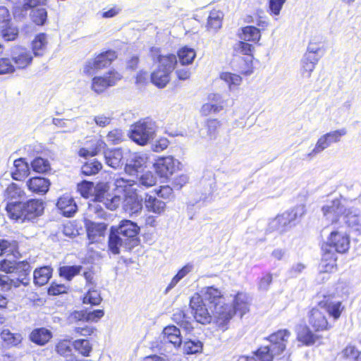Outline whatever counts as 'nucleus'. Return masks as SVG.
<instances>
[{
    "instance_id": "nucleus-60",
    "label": "nucleus",
    "mask_w": 361,
    "mask_h": 361,
    "mask_svg": "<svg viewBox=\"0 0 361 361\" xmlns=\"http://www.w3.org/2000/svg\"><path fill=\"white\" fill-rule=\"evenodd\" d=\"M71 345L69 340H60L55 345V351L63 357H67L71 354Z\"/></svg>"
},
{
    "instance_id": "nucleus-25",
    "label": "nucleus",
    "mask_w": 361,
    "mask_h": 361,
    "mask_svg": "<svg viewBox=\"0 0 361 361\" xmlns=\"http://www.w3.org/2000/svg\"><path fill=\"white\" fill-rule=\"evenodd\" d=\"M86 144L87 147H81L78 150V154L81 157H94L106 147V143L100 139L90 140Z\"/></svg>"
},
{
    "instance_id": "nucleus-56",
    "label": "nucleus",
    "mask_w": 361,
    "mask_h": 361,
    "mask_svg": "<svg viewBox=\"0 0 361 361\" xmlns=\"http://www.w3.org/2000/svg\"><path fill=\"white\" fill-rule=\"evenodd\" d=\"M203 345L200 341L187 340L183 344V353L186 355H192L201 353Z\"/></svg>"
},
{
    "instance_id": "nucleus-1",
    "label": "nucleus",
    "mask_w": 361,
    "mask_h": 361,
    "mask_svg": "<svg viewBox=\"0 0 361 361\" xmlns=\"http://www.w3.org/2000/svg\"><path fill=\"white\" fill-rule=\"evenodd\" d=\"M7 201L5 211L8 218L15 223L24 224L34 222L43 215L45 209L44 202L39 198L20 200L25 197V191L16 183H10L4 192Z\"/></svg>"
},
{
    "instance_id": "nucleus-2",
    "label": "nucleus",
    "mask_w": 361,
    "mask_h": 361,
    "mask_svg": "<svg viewBox=\"0 0 361 361\" xmlns=\"http://www.w3.org/2000/svg\"><path fill=\"white\" fill-rule=\"evenodd\" d=\"M149 53L152 60L159 64L149 74L150 82L159 89H163L169 84L171 75L176 68L178 61L176 54H161L160 48L152 47Z\"/></svg>"
},
{
    "instance_id": "nucleus-27",
    "label": "nucleus",
    "mask_w": 361,
    "mask_h": 361,
    "mask_svg": "<svg viewBox=\"0 0 361 361\" xmlns=\"http://www.w3.org/2000/svg\"><path fill=\"white\" fill-rule=\"evenodd\" d=\"M56 206L63 215L67 217L72 216L77 211V205L73 198L68 195L61 196Z\"/></svg>"
},
{
    "instance_id": "nucleus-54",
    "label": "nucleus",
    "mask_w": 361,
    "mask_h": 361,
    "mask_svg": "<svg viewBox=\"0 0 361 361\" xmlns=\"http://www.w3.org/2000/svg\"><path fill=\"white\" fill-rule=\"evenodd\" d=\"M1 35L5 41H13L18 37L19 30L10 23L6 25L1 26Z\"/></svg>"
},
{
    "instance_id": "nucleus-46",
    "label": "nucleus",
    "mask_w": 361,
    "mask_h": 361,
    "mask_svg": "<svg viewBox=\"0 0 361 361\" xmlns=\"http://www.w3.org/2000/svg\"><path fill=\"white\" fill-rule=\"evenodd\" d=\"M82 267L80 265L61 266L59 268V276L66 281H71L75 276L78 275Z\"/></svg>"
},
{
    "instance_id": "nucleus-8",
    "label": "nucleus",
    "mask_w": 361,
    "mask_h": 361,
    "mask_svg": "<svg viewBox=\"0 0 361 361\" xmlns=\"http://www.w3.org/2000/svg\"><path fill=\"white\" fill-rule=\"evenodd\" d=\"M123 75L116 69H110L104 74L94 76L91 80V90L97 94L105 92L121 80Z\"/></svg>"
},
{
    "instance_id": "nucleus-16",
    "label": "nucleus",
    "mask_w": 361,
    "mask_h": 361,
    "mask_svg": "<svg viewBox=\"0 0 361 361\" xmlns=\"http://www.w3.org/2000/svg\"><path fill=\"white\" fill-rule=\"evenodd\" d=\"M202 297L212 310L219 307L221 305L226 303L224 293L214 286L205 287L202 291Z\"/></svg>"
},
{
    "instance_id": "nucleus-62",
    "label": "nucleus",
    "mask_w": 361,
    "mask_h": 361,
    "mask_svg": "<svg viewBox=\"0 0 361 361\" xmlns=\"http://www.w3.org/2000/svg\"><path fill=\"white\" fill-rule=\"evenodd\" d=\"M192 266L186 264L178 271L176 274L172 278L170 283L169 284L168 289L174 287L180 280L184 278L192 270Z\"/></svg>"
},
{
    "instance_id": "nucleus-47",
    "label": "nucleus",
    "mask_w": 361,
    "mask_h": 361,
    "mask_svg": "<svg viewBox=\"0 0 361 361\" xmlns=\"http://www.w3.org/2000/svg\"><path fill=\"white\" fill-rule=\"evenodd\" d=\"M33 171L38 173H46L51 171V167L49 161L41 157H35L30 163Z\"/></svg>"
},
{
    "instance_id": "nucleus-49",
    "label": "nucleus",
    "mask_w": 361,
    "mask_h": 361,
    "mask_svg": "<svg viewBox=\"0 0 361 361\" xmlns=\"http://www.w3.org/2000/svg\"><path fill=\"white\" fill-rule=\"evenodd\" d=\"M122 241L123 240L120 238L118 233L115 231L114 226H111L108 240L109 250L114 255L118 254Z\"/></svg>"
},
{
    "instance_id": "nucleus-19",
    "label": "nucleus",
    "mask_w": 361,
    "mask_h": 361,
    "mask_svg": "<svg viewBox=\"0 0 361 361\" xmlns=\"http://www.w3.org/2000/svg\"><path fill=\"white\" fill-rule=\"evenodd\" d=\"M317 333L312 330L308 325L300 324L296 327V340L302 345L311 346L322 338Z\"/></svg>"
},
{
    "instance_id": "nucleus-6",
    "label": "nucleus",
    "mask_w": 361,
    "mask_h": 361,
    "mask_svg": "<svg viewBox=\"0 0 361 361\" xmlns=\"http://www.w3.org/2000/svg\"><path fill=\"white\" fill-rule=\"evenodd\" d=\"M350 243V233L341 228H336L329 233L323 245L327 246L338 254L344 255L349 252Z\"/></svg>"
},
{
    "instance_id": "nucleus-43",
    "label": "nucleus",
    "mask_w": 361,
    "mask_h": 361,
    "mask_svg": "<svg viewBox=\"0 0 361 361\" xmlns=\"http://www.w3.org/2000/svg\"><path fill=\"white\" fill-rule=\"evenodd\" d=\"M4 253H8V255H11L15 257H19L20 254L18 241L0 239V256Z\"/></svg>"
},
{
    "instance_id": "nucleus-50",
    "label": "nucleus",
    "mask_w": 361,
    "mask_h": 361,
    "mask_svg": "<svg viewBox=\"0 0 361 361\" xmlns=\"http://www.w3.org/2000/svg\"><path fill=\"white\" fill-rule=\"evenodd\" d=\"M4 343L8 346H16L21 341V335L18 333H12L9 329H4L0 334Z\"/></svg>"
},
{
    "instance_id": "nucleus-33",
    "label": "nucleus",
    "mask_w": 361,
    "mask_h": 361,
    "mask_svg": "<svg viewBox=\"0 0 361 361\" xmlns=\"http://www.w3.org/2000/svg\"><path fill=\"white\" fill-rule=\"evenodd\" d=\"M222 123L217 118H207L204 123V128L206 130V134L209 140H216L221 130Z\"/></svg>"
},
{
    "instance_id": "nucleus-61",
    "label": "nucleus",
    "mask_w": 361,
    "mask_h": 361,
    "mask_svg": "<svg viewBox=\"0 0 361 361\" xmlns=\"http://www.w3.org/2000/svg\"><path fill=\"white\" fill-rule=\"evenodd\" d=\"M77 189L82 197L87 199L92 195L94 183L90 181L83 180L78 184Z\"/></svg>"
},
{
    "instance_id": "nucleus-3",
    "label": "nucleus",
    "mask_w": 361,
    "mask_h": 361,
    "mask_svg": "<svg viewBox=\"0 0 361 361\" xmlns=\"http://www.w3.org/2000/svg\"><path fill=\"white\" fill-rule=\"evenodd\" d=\"M137 186L135 180L119 177L114 180L115 193L122 197L126 210L133 214L142 209L143 200L138 194Z\"/></svg>"
},
{
    "instance_id": "nucleus-9",
    "label": "nucleus",
    "mask_w": 361,
    "mask_h": 361,
    "mask_svg": "<svg viewBox=\"0 0 361 361\" xmlns=\"http://www.w3.org/2000/svg\"><path fill=\"white\" fill-rule=\"evenodd\" d=\"M189 307L194 319L201 324H208L212 321V314L209 312L204 299L199 293H194L190 298Z\"/></svg>"
},
{
    "instance_id": "nucleus-20",
    "label": "nucleus",
    "mask_w": 361,
    "mask_h": 361,
    "mask_svg": "<svg viewBox=\"0 0 361 361\" xmlns=\"http://www.w3.org/2000/svg\"><path fill=\"white\" fill-rule=\"evenodd\" d=\"M115 231L123 237L125 241L133 240L137 237L140 228L130 220H122L118 226H114Z\"/></svg>"
},
{
    "instance_id": "nucleus-15",
    "label": "nucleus",
    "mask_w": 361,
    "mask_h": 361,
    "mask_svg": "<svg viewBox=\"0 0 361 361\" xmlns=\"http://www.w3.org/2000/svg\"><path fill=\"white\" fill-rule=\"evenodd\" d=\"M291 333L289 330L279 329L272 334H271L267 340L270 342V347L274 353L281 355L283 353L288 342Z\"/></svg>"
},
{
    "instance_id": "nucleus-24",
    "label": "nucleus",
    "mask_w": 361,
    "mask_h": 361,
    "mask_svg": "<svg viewBox=\"0 0 361 361\" xmlns=\"http://www.w3.org/2000/svg\"><path fill=\"white\" fill-rule=\"evenodd\" d=\"M30 168L24 158H18L13 161V168L11 173V178L18 181H23L30 175Z\"/></svg>"
},
{
    "instance_id": "nucleus-35",
    "label": "nucleus",
    "mask_w": 361,
    "mask_h": 361,
    "mask_svg": "<svg viewBox=\"0 0 361 361\" xmlns=\"http://www.w3.org/2000/svg\"><path fill=\"white\" fill-rule=\"evenodd\" d=\"M177 61L183 66L190 65L196 57V51L194 49L188 46H183L177 51Z\"/></svg>"
},
{
    "instance_id": "nucleus-31",
    "label": "nucleus",
    "mask_w": 361,
    "mask_h": 361,
    "mask_svg": "<svg viewBox=\"0 0 361 361\" xmlns=\"http://www.w3.org/2000/svg\"><path fill=\"white\" fill-rule=\"evenodd\" d=\"M144 203L148 212H153L157 214L163 213L166 208V202L158 200L154 196L148 193L145 194Z\"/></svg>"
},
{
    "instance_id": "nucleus-39",
    "label": "nucleus",
    "mask_w": 361,
    "mask_h": 361,
    "mask_svg": "<svg viewBox=\"0 0 361 361\" xmlns=\"http://www.w3.org/2000/svg\"><path fill=\"white\" fill-rule=\"evenodd\" d=\"M145 164V161L142 157L135 155L129 163L125 164L124 171L129 176H136L143 170Z\"/></svg>"
},
{
    "instance_id": "nucleus-32",
    "label": "nucleus",
    "mask_w": 361,
    "mask_h": 361,
    "mask_svg": "<svg viewBox=\"0 0 361 361\" xmlns=\"http://www.w3.org/2000/svg\"><path fill=\"white\" fill-rule=\"evenodd\" d=\"M171 319L187 332H191L194 329L190 317L187 315L185 310L183 309H176L172 314Z\"/></svg>"
},
{
    "instance_id": "nucleus-21",
    "label": "nucleus",
    "mask_w": 361,
    "mask_h": 361,
    "mask_svg": "<svg viewBox=\"0 0 361 361\" xmlns=\"http://www.w3.org/2000/svg\"><path fill=\"white\" fill-rule=\"evenodd\" d=\"M250 300L247 294L243 292H237L233 296L231 307L234 314L243 317L250 312Z\"/></svg>"
},
{
    "instance_id": "nucleus-12",
    "label": "nucleus",
    "mask_w": 361,
    "mask_h": 361,
    "mask_svg": "<svg viewBox=\"0 0 361 361\" xmlns=\"http://www.w3.org/2000/svg\"><path fill=\"white\" fill-rule=\"evenodd\" d=\"M317 306L320 309L324 310L334 321L339 319L345 310L343 302L340 300H336L335 295L333 293L324 295L322 300L317 302Z\"/></svg>"
},
{
    "instance_id": "nucleus-38",
    "label": "nucleus",
    "mask_w": 361,
    "mask_h": 361,
    "mask_svg": "<svg viewBox=\"0 0 361 361\" xmlns=\"http://www.w3.org/2000/svg\"><path fill=\"white\" fill-rule=\"evenodd\" d=\"M52 275V269L49 266H44L36 269L33 273V280L35 285L44 286L48 283Z\"/></svg>"
},
{
    "instance_id": "nucleus-52",
    "label": "nucleus",
    "mask_w": 361,
    "mask_h": 361,
    "mask_svg": "<svg viewBox=\"0 0 361 361\" xmlns=\"http://www.w3.org/2000/svg\"><path fill=\"white\" fill-rule=\"evenodd\" d=\"M102 169V163L96 159L86 161L81 167L82 172L85 176L95 175L98 173Z\"/></svg>"
},
{
    "instance_id": "nucleus-63",
    "label": "nucleus",
    "mask_w": 361,
    "mask_h": 361,
    "mask_svg": "<svg viewBox=\"0 0 361 361\" xmlns=\"http://www.w3.org/2000/svg\"><path fill=\"white\" fill-rule=\"evenodd\" d=\"M154 192L164 200L169 201L173 197V188L168 185H161L159 188L154 189Z\"/></svg>"
},
{
    "instance_id": "nucleus-18",
    "label": "nucleus",
    "mask_w": 361,
    "mask_h": 361,
    "mask_svg": "<svg viewBox=\"0 0 361 361\" xmlns=\"http://www.w3.org/2000/svg\"><path fill=\"white\" fill-rule=\"evenodd\" d=\"M336 251L329 249L327 246H321V262L320 265L322 272L331 273L338 269V256Z\"/></svg>"
},
{
    "instance_id": "nucleus-34",
    "label": "nucleus",
    "mask_w": 361,
    "mask_h": 361,
    "mask_svg": "<svg viewBox=\"0 0 361 361\" xmlns=\"http://www.w3.org/2000/svg\"><path fill=\"white\" fill-rule=\"evenodd\" d=\"M89 239L94 240L96 237L104 236L107 228L104 223H96L87 221L85 224Z\"/></svg>"
},
{
    "instance_id": "nucleus-51",
    "label": "nucleus",
    "mask_w": 361,
    "mask_h": 361,
    "mask_svg": "<svg viewBox=\"0 0 361 361\" xmlns=\"http://www.w3.org/2000/svg\"><path fill=\"white\" fill-rule=\"evenodd\" d=\"M102 301L100 292L94 288L89 289L82 299L83 304H89L92 306L99 305Z\"/></svg>"
},
{
    "instance_id": "nucleus-45",
    "label": "nucleus",
    "mask_w": 361,
    "mask_h": 361,
    "mask_svg": "<svg viewBox=\"0 0 361 361\" xmlns=\"http://www.w3.org/2000/svg\"><path fill=\"white\" fill-rule=\"evenodd\" d=\"M47 35L41 32L37 34L32 42V49L35 56H42L47 46Z\"/></svg>"
},
{
    "instance_id": "nucleus-30",
    "label": "nucleus",
    "mask_w": 361,
    "mask_h": 361,
    "mask_svg": "<svg viewBox=\"0 0 361 361\" xmlns=\"http://www.w3.org/2000/svg\"><path fill=\"white\" fill-rule=\"evenodd\" d=\"M163 336L165 341L179 347L182 343V336L180 329L174 325L166 326L163 330Z\"/></svg>"
},
{
    "instance_id": "nucleus-64",
    "label": "nucleus",
    "mask_w": 361,
    "mask_h": 361,
    "mask_svg": "<svg viewBox=\"0 0 361 361\" xmlns=\"http://www.w3.org/2000/svg\"><path fill=\"white\" fill-rule=\"evenodd\" d=\"M69 324H76L79 322H87V310L72 311L68 317Z\"/></svg>"
},
{
    "instance_id": "nucleus-28",
    "label": "nucleus",
    "mask_w": 361,
    "mask_h": 361,
    "mask_svg": "<svg viewBox=\"0 0 361 361\" xmlns=\"http://www.w3.org/2000/svg\"><path fill=\"white\" fill-rule=\"evenodd\" d=\"M238 36L245 42L258 44L261 39V29L253 25H247L240 28Z\"/></svg>"
},
{
    "instance_id": "nucleus-59",
    "label": "nucleus",
    "mask_w": 361,
    "mask_h": 361,
    "mask_svg": "<svg viewBox=\"0 0 361 361\" xmlns=\"http://www.w3.org/2000/svg\"><path fill=\"white\" fill-rule=\"evenodd\" d=\"M219 78L228 84L229 88L239 86L242 82V78L239 75L230 72L221 73Z\"/></svg>"
},
{
    "instance_id": "nucleus-58",
    "label": "nucleus",
    "mask_w": 361,
    "mask_h": 361,
    "mask_svg": "<svg viewBox=\"0 0 361 361\" xmlns=\"http://www.w3.org/2000/svg\"><path fill=\"white\" fill-rule=\"evenodd\" d=\"M138 186L149 188L157 185V178L152 171L142 173L138 178Z\"/></svg>"
},
{
    "instance_id": "nucleus-42",
    "label": "nucleus",
    "mask_w": 361,
    "mask_h": 361,
    "mask_svg": "<svg viewBox=\"0 0 361 361\" xmlns=\"http://www.w3.org/2000/svg\"><path fill=\"white\" fill-rule=\"evenodd\" d=\"M25 279H12L6 275L0 274V290L2 291H8L12 288H18L21 284L24 286L28 285L27 281H24Z\"/></svg>"
},
{
    "instance_id": "nucleus-41",
    "label": "nucleus",
    "mask_w": 361,
    "mask_h": 361,
    "mask_svg": "<svg viewBox=\"0 0 361 361\" xmlns=\"http://www.w3.org/2000/svg\"><path fill=\"white\" fill-rule=\"evenodd\" d=\"M72 331L75 337H83L82 338H89L90 340H92L97 335V329L90 324L75 326Z\"/></svg>"
},
{
    "instance_id": "nucleus-44",
    "label": "nucleus",
    "mask_w": 361,
    "mask_h": 361,
    "mask_svg": "<svg viewBox=\"0 0 361 361\" xmlns=\"http://www.w3.org/2000/svg\"><path fill=\"white\" fill-rule=\"evenodd\" d=\"M223 15L219 11L212 10L207 18V30L210 32H216L222 25Z\"/></svg>"
},
{
    "instance_id": "nucleus-22",
    "label": "nucleus",
    "mask_w": 361,
    "mask_h": 361,
    "mask_svg": "<svg viewBox=\"0 0 361 361\" xmlns=\"http://www.w3.org/2000/svg\"><path fill=\"white\" fill-rule=\"evenodd\" d=\"M32 55L30 50L25 47H16L13 53L12 61L16 69H24L29 66L32 61Z\"/></svg>"
},
{
    "instance_id": "nucleus-7",
    "label": "nucleus",
    "mask_w": 361,
    "mask_h": 361,
    "mask_svg": "<svg viewBox=\"0 0 361 361\" xmlns=\"http://www.w3.org/2000/svg\"><path fill=\"white\" fill-rule=\"evenodd\" d=\"M236 54H242L246 57H241L238 69L243 75H249L254 72L252 61L254 59L255 47L253 44L244 40L238 41L234 48Z\"/></svg>"
},
{
    "instance_id": "nucleus-55",
    "label": "nucleus",
    "mask_w": 361,
    "mask_h": 361,
    "mask_svg": "<svg viewBox=\"0 0 361 361\" xmlns=\"http://www.w3.org/2000/svg\"><path fill=\"white\" fill-rule=\"evenodd\" d=\"M30 18L36 25L42 26L47 20V11L44 8L34 9L30 13Z\"/></svg>"
},
{
    "instance_id": "nucleus-29",
    "label": "nucleus",
    "mask_w": 361,
    "mask_h": 361,
    "mask_svg": "<svg viewBox=\"0 0 361 361\" xmlns=\"http://www.w3.org/2000/svg\"><path fill=\"white\" fill-rule=\"evenodd\" d=\"M106 164L113 169L121 168L124 164L123 155L121 149L116 148L105 152Z\"/></svg>"
},
{
    "instance_id": "nucleus-4",
    "label": "nucleus",
    "mask_w": 361,
    "mask_h": 361,
    "mask_svg": "<svg viewBox=\"0 0 361 361\" xmlns=\"http://www.w3.org/2000/svg\"><path fill=\"white\" fill-rule=\"evenodd\" d=\"M305 214L306 209L302 205L286 210L272 220L273 227L280 233H284L295 226Z\"/></svg>"
},
{
    "instance_id": "nucleus-36",
    "label": "nucleus",
    "mask_w": 361,
    "mask_h": 361,
    "mask_svg": "<svg viewBox=\"0 0 361 361\" xmlns=\"http://www.w3.org/2000/svg\"><path fill=\"white\" fill-rule=\"evenodd\" d=\"M51 337V332L44 327L35 329L30 335V341L39 345H45Z\"/></svg>"
},
{
    "instance_id": "nucleus-17",
    "label": "nucleus",
    "mask_w": 361,
    "mask_h": 361,
    "mask_svg": "<svg viewBox=\"0 0 361 361\" xmlns=\"http://www.w3.org/2000/svg\"><path fill=\"white\" fill-rule=\"evenodd\" d=\"M151 128L145 121H139L132 126L130 138L140 145H145L151 136Z\"/></svg>"
},
{
    "instance_id": "nucleus-10",
    "label": "nucleus",
    "mask_w": 361,
    "mask_h": 361,
    "mask_svg": "<svg viewBox=\"0 0 361 361\" xmlns=\"http://www.w3.org/2000/svg\"><path fill=\"white\" fill-rule=\"evenodd\" d=\"M180 163L172 156L161 157L154 163L155 173L160 177L166 179L180 170Z\"/></svg>"
},
{
    "instance_id": "nucleus-37",
    "label": "nucleus",
    "mask_w": 361,
    "mask_h": 361,
    "mask_svg": "<svg viewBox=\"0 0 361 361\" xmlns=\"http://www.w3.org/2000/svg\"><path fill=\"white\" fill-rule=\"evenodd\" d=\"M73 349L83 357H89L93 349L92 340L89 338H77L72 343Z\"/></svg>"
},
{
    "instance_id": "nucleus-11",
    "label": "nucleus",
    "mask_w": 361,
    "mask_h": 361,
    "mask_svg": "<svg viewBox=\"0 0 361 361\" xmlns=\"http://www.w3.org/2000/svg\"><path fill=\"white\" fill-rule=\"evenodd\" d=\"M307 317L309 325L314 332L328 331L333 327L324 312L317 305L309 310Z\"/></svg>"
},
{
    "instance_id": "nucleus-5",
    "label": "nucleus",
    "mask_w": 361,
    "mask_h": 361,
    "mask_svg": "<svg viewBox=\"0 0 361 361\" xmlns=\"http://www.w3.org/2000/svg\"><path fill=\"white\" fill-rule=\"evenodd\" d=\"M115 50L107 49L97 54L94 57L86 61L83 67V73L86 75H92L98 71L109 68L117 59Z\"/></svg>"
},
{
    "instance_id": "nucleus-13",
    "label": "nucleus",
    "mask_w": 361,
    "mask_h": 361,
    "mask_svg": "<svg viewBox=\"0 0 361 361\" xmlns=\"http://www.w3.org/2000/svg\"><path fill=\"white\" fill-rule=\"evenodd\" d=\"M212 319L216 326L221 331L227 330L230 322L235 316L231 305L228 303L221 305L212 310Z\"/></svg>"
},
{
    "instance_id": "nucleus-14",
    "label": "nucleus",
    "mask_w": 361,
    "mask_h": 361,
    "mask_svg": "<svg viewBox=\"0 0 361 361\" xmlns=\"http://www.w3.org/2000/svg\"><path fill=\"white\" fill-rule=\"evenodd\" d=\"M226 101L217 93H211L207 96V102L202 105L200 114L207 117L212 114H216L224 110Z\"/></svg>"
},
{
    "instance_id": "nucleus-26",
    "label": "nucleus",
    "mask_w": 361,
    "mask_h": 361,
    "mask_svg": "<svg viewBox=\"0 0 361 361\" xmlns=\"http://www.w3.org/2000/svg\"><path fill=\"white\" fill-rule=\"evenodd\" d=\"M322 211L324 216L330 217H339L341 215H344L346 209L341 198H335L332 200L329 204L324 205L322 207Z\"/></svg>"
},
{
    "instance_id": "nucleus-40",
    "label": "nucleus",
    "mask_w": 361,
    "mask_h": 361,
    "mask_svg": "<svg viewBox=\"0 0 361 361\" xmlns=\"http://www.w3.org/2000/svg\"><path fill=\"white\" fill-rule=\"evenodd\" d=\"M318 61V56L305 55L301 61V75L303 78H310Z\"/></svg>"
},
{
    "instance_id": "nucleus-57",
    "label": "nucleus",
    "mask_w": 361,
    "mask_h": 361,
    "mask_svg": "<svg viewBox=\"0 0 361 361\" xmlns=\"http://www.w3.org/2000/svg\"><path fill=\"white\" fill-rule=\"evenodd\" d=\"M255 356H257L259 361H273V358L278 354L274 353L272 351L270 346H260L256 352L254 353Z\"/></svg>"
},
{
    "instance_id": "nucleus-53",
    "label": "nucleus",
    "mask_w": 361,
    "mask_h": 361,
    "mask_svg": "<svg viewBox=\"0 0 361 361\" xmlns=\"http://www.w3.org/2000/svg\"><path fill=\"white\" fill-rule=\"evenodd\" d=\"M13 269L14 272L16 273L19 277H22L21 279H25L24 281H27L29 283L27 276L30 275L31 271V267L29 262L26 260L15 262Z\"/></svg>"
},
{
    "instance_id": "nucleus-48",
    "label": "nucleus",
    "mask_w": 361,
    "mask_h": 361,
    "mask_svg": "<svg viewBox=\"0 0 361 361\" xmlns=\"http://www.w3.org/2000/svg\"><path fill=\"white\" fill-rule=\"evenodd\" d=\"M345 223L348 227L353 228L358 234H361V215L353 213L350 211L344 214Z\"/></svg>"
},
{
    "instance_id": "nucleus-23",
    "label": "nucleus",
    "mask_w": 361,
    "mask_h": 361,
    "mask_svg": "<svg viewBox=\"0 0 361 361\" xmlns=\"http://www.w3.org/2000/svg\"><path fill=\"white\" fill-rule=\"evenodd\" d=\"M27 189L34 194H46L51 185L49 179L41 176H34L29 178L26 182Z\"/></svg>"
}]
</instances>
